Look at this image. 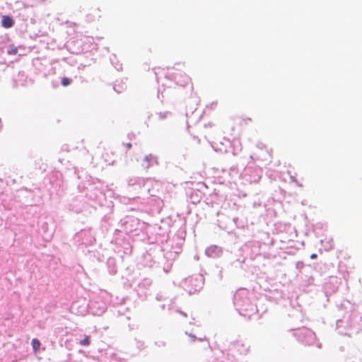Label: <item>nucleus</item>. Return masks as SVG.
Wrapping results in <instances>:
<instances>
[{
    "instance_id": "nucleus-1",
    "label": "nucleus",
    "mask_w": 362,
    "mask_h": 362,
    "mask_svg": "<svg viewBox=\"0 0 362 362\" xmlns=\"http://www.w3.org/2000/svg\"><path fill=\"white\" fill-rule=\"evenodd\" d=\"M249 291L245 288L238 290L233 296V304L239 314L248 320L257 315L256 305L250 299Z\"/></svg>"
},
{
    "instance_id": "nucleus-2",
    "label": "nucleus",
    "mask_w": 362,
    "mask_h": 362,
    "mask_svg": "<svg viewBox=\"0 0 362 362\" xmlns=\"http://www.w3.org/2000/svg\"><path fill=\"white\" fill-rule=\"evenodd\" d=\"M362 317L356 312L349 311L344 316L343 318L337 320V329L340 334H348V329L357 328L358 321Z\"/></svg>"
},
{
    "instance_id": "nucleus-3",
    "label": "nucleus",
    "mask_w": 362,
    "mask_h": 362,
    "mask_svg": "<svg viewBox=\"0 0 362 362\" xmlns=\"http://www.w3.org/2000/svg\"><path fill=\"white\" fill-rule=\"evenodd\" d=\"M249 346L241 341H234L230 343L226 350L227 359L230 362H235L238 355L247 354Z\"/></svg>"
},
{
    "instance_id": "nucleus-4",
    "label": "nucleus",
    "mask_w": 362,
    "mask_h": 362,
    "mask_svg": "<svg viewBox=\"0 0 362 362\" xmlns=\"http://www.w3.org/2000/svg\"><path fill=\"white\" fill-rule=\"evenodd\" d=\"M204 283V279L202 275L197 274L189 276L184 279L181 284L185 291L189 294L199 291L202 288Z\"/></svg>"
},
{
    "instance_id": "nucleus-5",
    "label": "nucleus",
    "mask_w": 362,
    "mask_h": 362,
    "mask_svg": "<svg viewBox=\"0 0 362 362\" xmlns=\"http://www.w3.org/2000/svg\"><path fill=\"white\" fill-rule=\"evenodd\" d=\"M293 335L300 343L306 346H310L315 341V334L305 327L293 329Z\"/></svg>"
},
{
    "instance_id": "nucleus-6",
    "label": "nucleus",
    "mask_w": 362,
    "mask_h": 362,
    "mask_svg": "<svg viewBox=\"0 0 362 362\" xmlns=\"http://www.w3.org/2000/svg\"><path fill=\"white\" fill-rule=\"evenodd\" d=\"M119 225L121 229H116L115 231L122 230L126 233H129L138 228L139 221L138 218L133 216H126L120 220Z\"/></svg>"
},
{
    "instance_id": "nucleus-7",
    "label": "nucleus",
    "mask_w": 362,
    "mask_h": 362,
    "mask_svg": "<svg viewBox=\"0 0 362 362\" xmlns=\"http://www.w3.org/2000/svg\"><path fill=\"white\" fill-rule=\"evenodd\" d=\"M262 170L260 168L249 165L245 168L242 175L250 182H257L262 177Z\"/></svg>"
},
{
    "instance_id": "nucleus-8",
    "label": "nucleus",
    "mask_w": 362,
    "mask_h": 362,
    "mask_svg": "<svg viewBox=\"0 0 362 362\" xmlns=\"http://www.w3.org/2000/svg\"><path fill=\"white\" fill-rule=\"evenodd\" d=\"M340 281L336 276H330L324 284V291L326 296H329L335 293L339 286Z\"/></svg>"
},
{
    "instance_id": "nucleus-9",
    "label": "nucleus",
    "mask_w": 362,
    "mask_h": 362,
    "mask_svg": "<svg viewBox=\"0 0 362 362\" xmlns=\"http://www.w3.org/2000/svg\"><path fill=\"white\" fill-rule=\"evenodd\" d=\"M148 182H149V179L136 176L129 177L127 180L128 186L132 187L134 190H140L144 188Z\"/></svg>"
},
{
    "instance_id": "nucleus-10",
    "label": "nucleus",
    "mask_w": 362,
    "mask_h": 362,
    "mask_svg": "<svg viewBox=\"0 0 362 362\" xmlns=\"http://www.w3.org/2000/svg\"><path fill=\"white\" fill-rule=\"evenodd\" d=\"M180 250V248L178 247L176 250H168L163 253L164 259L167 261L166 264L163 266V270L165 272L168 273L170 271L173 262L177 257Z\"/></svg>"
},
{
    "instance_id": "nucleus-11",
    "label": "nucleus",
    "mask_w": 362,
    "mask_h": 362,
    "mask_svg": "<svg viewBox=\"0 0 362 362\" xmlns=\"http://www.w3.org/2000/svg\"><path fill=\"white\" fill-rule=\"evenodd\" d=\"M76 238L82 244H92L95 240L94 236L90 230H82L76 234Z\"/></svg>"
},
{
    "instance_id": "nucleus-12",
    "label": "nucleus",
    "mask_w": 362,
    "mask_h": 362,
    "mask_svg": "<svg viewBox=\"0 0 362 362\" xmlns=\"http://www.w3.org/2000/svg\"><path fill=\"white\" fill-rule=\"evenodd\" d=\"M223 249L215 245L208 247L205 250L206 255L211 258L220 257L223 255Z\"/></svg>"
},
{
    "instance_id": "nucleus-13",
    "label": "nucleus",
    "mask_w": 362,
    "mask_h": 362,
    "mask_svg": "<svg viewBox=\"0 0 362 362\" xmlns=\"http://www.w3.org/2000/svg\"><path fill=\"white\" fill-rule=\"evenodd\" d=\"M86 188L87 190L86 196L90 199L97 200L98 199L103 196L101 190L92 185H89V186Z\"/></svg>"
},
{
    "instance_id": "nucleus-14",
    "label": "nucleus",
    "mask_w": 362,
    "mask_h": 362,
    "mask_svg": "<svg viewBox=\"0 0 362 362\" xmlns=\"http://www.w3.org/2000/svg\"><path fill=\"white\" fill-rule=\"evenodd\" d=\"M175 300H176V298H174L173 299H171L170 300V303H168V305L162 304L160 306L161 309L165 310V307L168 306V310L169 314H173L174 312L178 313L180 315H182L183 317H186L187 316V313L180 310L179 308H177V306L175 305Z\"/></svg>"
},
{
    "instance_id": "nucleus-15",
    "label": "nucleus",
    "mask_w": 362,
    "mask_h": 362,
    "mask_svg": "<svg viewBox=\"0 0 362 362\" xmlns=\"http://www.w3.org/2000/svg\"><path fill=\"white\" fill-rule=\"evenodd\" d=\"M257 147L262 151L261 153H253L250 156L252 159H260V160H267L270 158L269 153L267 149L264 148V145L263 144H257Z\"/></svg>"
},
{
    "instance_id": "nucleus-16",
    "label": "nucleus",
    "mask_w": 362,
    "mask_h": 362,
    "mask_svg": "<svg viewBox=\"0 0 362 362\" xmlns=\"http://www.w3.org/2000/svg\"><path fill=\"white\" fill-rule=\"evenodd\" d=\"M191 81L190 78L185 74L180 73L174 76V82L175 84L185 87Z\"/></svg>"
},
{
    "instance_id": "nucleus-17",
    "label": "nucleus",
    "mask_w": 362,
    "mask_h": 362,
    "mask_svg": "<svg viewBox=\"0 0 362 362\" xmlns=\"http://www.w3.org/2000/svg\"><path fill=\"white\" fill-rule=\"evenodd\" d=\"M153 163L158 165L157 158L152 154H148L144 158L141 165L143 168L147 169L152 166Z\"/></svg>"
},
{
    "instance_id": "nucleus-18",
    "label": "nucleus",
    "mask_w": 362,
    "mask_h": 362,
    "mask_svg": "<svg viewBox=\"0 0 362 362\" xmlns=\"http://www.w3.org/2000/svg\"><path fill=\"white\" fill-rule=\"evenodd\" d=\"M95 304H96V303L94 301L90 302V312L95 315H100L101 314H103L105 312V310L106 309V306L105 304H103L101 306H99L97 309H95Z\"/></svg>"
},
{
    "instance_id": "nucleus-19",
    "label": "nucleus",
    "mask_w": 362,
    "mask_h": 362,
    "mask_svg": "<svg viewBox=\"0 0 362 362\" xmlns=\"http://www.w3.org/2000/svg\"><path fill=\"white\" fill-rule=\"evenodd\" d=\"M107 267L108 269V272L110 274H115L117 273V269L116 265V261L114 258H109L107 260Z\"/></svg>"
},
{
    "instance_id": "nucleus-20",
    "label": "nucleus",
    "mask_w": 362,
    "mask_h": 362,
    "mask_svg": "<svg viewBox=\"0 0 362 362\" xmlns=\"http://www.w3.org/2000/svg\"><path fill=\"white\" fill-rule=\"evenodd\" d=\"M14 24V21L11 17L8 16H4L1 20V25L4 28H11Z\"/></svg>"
},
{
    "instance_id": "nucleus-21",
    "label": "nucleus",
    "mask_w": 362,
    "mask_h": 362,
    "mask_svg": "<svg viewBox=\"0 0 362 362\" xmlns=\"http://www.w3.org/2000/svg\"><path fill=\"white\" fill-rule=\"evenodd\" d=\"M126 89V85L123 82V81H121L120 82L117 81L116 83L114 86V90L117 93H119L124 91Z\"/></svg>"
},
{
    "instance_id": "nucleus-22",
    "label": "nucleus",
    "mask_w": 362,
    "mask_h": 362,
    "mask_svg": "<svg viewBox=\"0 0 362 362\" xmlns=\"http://www.w3.org/2000/svg\"><path fill=\"white\" fill-rule=\"evenodd\" d=\"M245 257L237 258L235 259H231L230 264L232 266H233L235 267H237L238 266H239L240 268H243L242 264L245 262Z\"/></svg>"
},
{
    "instance_id": "nucleus-23",
    "label": "nucleus",
    "mask_w": 362,
    "mask_h": 362,
    "mask_svg": "<svg viewBox=\"0 0 362 362\" xmlns=\"http://www.w3.org/2000/svg\"><path fill=\"white\" fill-rule=\"evenodd\" d=\"M151 281L149 279H146L139 283L138 288L140 290L147 289L151 286Z\"/></svg>"
},
{
    "instance_id": "nucleus-24",
    "label": "nucleus",
    "mask_w": 362,
    "mask_h": 362,
    "mask_svg": "<svg viewBox=\"0 0 362 362\" xmlns=\"http://www.w3.org/2000/svg\"><path fill=\"white\" fill-rule=\"evenodd\" d=\"M40 341L36 339V338H34L32 340V346H33V349L35 351H37L40 347Z\"/></svg>"
},
{
    "instance_id": "nucleus-25",
    "label": "nucleus",
    "mask_w": 362,
    "mask_h": 362,
    "mask_svg": "<svg viewBox=\"0 0 362 362\" xmlns=\"http://www.w3.org/2000/svg\"><path fill=\"white\" fill-rule=\"evenodd\" d=\"M72 82V79L71 78H67V77H63L62 78V81H61V84L66 87V86H68L69 85H70Z\"/></svg>"
},
{
    "instance_id": "nucleus-26",
    "label": "nucleus",
    "mask_w": 362,
    "mask_h": 362,
    "mask_svg": "<svg viewBox=\"0 0 362 362\" xmlns=\"http://www.w3.org/2000/svg\"><path fill=\"white\" fill-rule=\"evenodd\" d=\"M17 52H18V49L14 45H10L7 48V53L8 54H16L17 53Z\"/></svg>"
},
{
    "instance_id": "nucleus-27",
    "label": "nucleus",
    "mask_w": 362,
    "mask_h": 362,
    "mask_svg": "<svg viewBox=\"0 0 362 362\" xmlns=\"http://www.w3.org/2000/svg\"><path fill=\"white\" fill-rule=\"evenodd\" d=\"M90 343V339L89 336H86L83 339L80 341L81 346H88Z\"/></svg>"
},
{
    "instance_id": "nucleus-28",
    "label": "nucleus",
    "mask_w": 362,
    "mask_h": 362,
    "mask_svg": "<svg viewBox=\"0 0 362 362\" xmlns=\"http://www.w3.org/2000/svg\"><path fill=\"white\" fill-rule=\"evenodd\" d=\"M185 334H186L187 335H188V336L190 337V339H191V341H192V342L195 341L197 339V340H199V341H204V340H206V338H204V339H202V338H197L195 335H194V334H189L187 332H185Z\"/></svg>"
},
{
    "instance_id": "nucleus-29",
    "label": "nucleus",
    "mask_w": 362,
    "mask_h": 362,
    "mask_svg": "<svg viewBox=\"0 0 362 362\" xmlns=\"http://www.w3.org/2000/svg\"><path fill=\"white\" fill-rule=\"evenodd\" d=\"M171 113L170 112H159L158 113V118L161 120L165 119L168 117V115H170Z\"/></svg>"
},
{
    "instance_id": "nucleus-30",
    "label": "nucleus",
    "mask_w": 362,
    "mask_h": 362,
    "mask_svg": "<svg viewBox=\"0 0 362 362\" xmlns=\"http://www.w3.org/2000/svg\"><path fill=\"white\" fill-rule=\"evenodd\" d=\"M327 243H329V245L326 247V250H331L333 247V241H332V240H330Z\"/></svg>"
},
{
    "instance_id": "nucleus-31",
    "label": "nucleus",
    "mask_w": 362,
    "mask_h": 362,
    "mask_svg": "<svg viewBox=\"0 0 362 362\" xmlns=\"http://www.w3.org/2000/svg\"><path fill=\"white\" fill-rule=\"evenodd\" d=\"M290 178H291V181H292L293 182L296 183L298 186H302L300 184H298V181H297V180H296V177H295V176L291 175V176H290Z\"/></svg>"
},
{
    "instance_id": "nucleus-32",
    "label": "nucleus",
    "mask_w": 362,
    "mask_h": 362,
    "mask_svg": "<svg viewBox=\"0 0 362 362\" xmlns=\"http://www.w3.org/2000/svg\"><path fill=\"white\" fill-rule=\"evenodd\" d=\"M87 311V305L83 306L81 310L78 311L81 315H83Z\"/></svg>"
},
{
    "instance_id": "nucleus-33",
    "label": "nucleus",
    "mask_w": 362,
    "mask_h": 362,
    "mask_svg": "<svg viewBox=\"0 0 362 362\" xmlns=\"http://www.w3.org/2000/svg\"><path fill=\"white\" fill-rule=\"evenodd\" d=\"M303 266V262H298L296 263V268H297V269H300V268H301Z\"/></svg>"
},
{
    "instance_id": "nucleus-34",
    "label": "nucleus",
    "mask_w": 362,
    "mask_h": 362,
    "mask_svg": "<svg viewBox=\"0 0 362 362\" xmlns=\"http://www.w3.org/2000/svg\"><path fill=\"white\" fill-rule=\"evenodd\" d=\"M115 66V68L117 69V70H121L122 69V64H117Z\"/></svg>"
},
{
    "instance_id": "nucleus-35",
    "label": "nucleus",
    "mask_w": 362,
    "mask_h": 362,
    "mask_svg": "<svg viewBox=\"0 0 362 362\" xmlns=\"http://www.w3.org/2000/svg\"><path fill=\"white\" fill-rule=\"evenodd\" d=\"M77 307H78V303H73V305L71 306V309L73 310H76Z\"/></svg>"
},
{
    "instance_id": "nucleus-36",
    "label": "nucleus",
    "mask_w": 362,
    "mask_h": 362,
    "mask_svg": "<svg viewBox=\"0 0 362 362\" xmlns=\"http://www.w3.org/2000/svg\"><path fill=\"white\" fill-rule=\"evenodd\" d=\"M156 300H159V301L163 300V296L161 295H160V294L157 295Z\"/></svg>"
},
{
    "instance_id": "nucleus-37",
    "label": "nucleus",
    "mask_w": 362,
    "mask_h": 362,
    "mask_svg": "<svg viewBox=\"0 0 362 362\" xmlns=\"http://www.w3.org/2000/svg\"><path fill=\"white\" fill-rule=\"evenodd\" d=\"M125 146H127V148L128 149H129V148H132V144H131V143H127V144H125Z\"/></svg>"
},
{
    "instance_id": "nucleus-38",
    "label": "nucleus",
    "mask_w": 362,
    "mask_h": 362,
    "mask_svg": "<svg viewBox=\"0 0 362 362\" xmlns=\"http://www.w3.org/2000/svg\"><path fill=\"white\" fill-rule=\"evenodd\" d=\"M156 344H157L159 346H165V343H164L163 341H160V342H159V344H158V342H156Z\"/></svg>"
},
{
    "instance_id": "nucleus-39",
    "label": "nucleus",
    "mask_w": 362,
    "mask_h": 362,
    "mask_svg": "<svg viewBox=\"0 0 362 362\" xmlns=\"http://www.w3.org/2000/svg\"><path fill=\"white\" fill-rule=\"evenodd\" d=\"M316 257H317V255H316V254H312V255H310V258H311V259H315V258H316Z\"/></svg>"
},
{
    "instance_id": "nucleus-40",
    "label": "nucleus",
    "mask_w": 362,
    "mask_h": 362,
    "mask_svg": "<svg viewBox=\"0 0 362 362\" xmlns=\"http://www.w3.org/2000/svg\"><path fill=\"white\" fill-rule=\"evenodd\" d=\"M346 303L350 305V303L349 301H344L343 303H341V306H345Z\"/></svg>"
},
{
    "instance_id": "nucleus-41",
    "label": "nucleus",
    "mask_w": 362,
    "mask_h": 362,
    "mask_svg": "<svg viewBox=\"0 0 362 362\" xmlns=\"http://www.w3.org/2000/svg\"><path fill=\"white\" fill-rule=\"evenodd\" d=\"M155 74H156V79H157L158 82H159V78H158V76H157V73H156V72H155Z\"/></svg>"
},
{
    "instance_id": "nucleus-42",
    "label": "nucleus",
    "mask_w": 362,
    "mask_h": 362,
    "mask_svg": "<svg viewBox=\"0 0 362 362\" xmlns=\"http://www.w3.org/2000/svg\"><path fill=\"white\" fill-rule=\"evenodd\" d=\"M206 346H207L208 348H211L210 344H209V343L208 341H206Z\"/></svg>"
},
{
    "instance_id": "nucleus-43",
    "label": "nucleus",
    "mask_w": 362,
    "mask_h": 362,
    "mask_svg": "<svg viewBox=\"0 0 362 362\" xmlns=\"http://www.w3.org/2000/svg\"><path fill=\"white\" fill-rule=\"evenodd\" d=\"M317 346L319 349H320V348H321V344H317Z\"/></svg>"
},
{
    "instance_id": "nucleus-44",
    "label": "nucleus",
    "mask_w": 362,
    "mask_h": 362,
    "mask_svg": "<svg viewBox=\"0 0 362 362\" xmlns=\"http://www.w3.org/2000/svg\"><path fill=\"white\" fill-rule=\"evenodd\" d=\"M158 98H160V90H158Z\"/></svg>"
},
{
    "instance_id": "nucleus-45",
    "label": "nucleus",
    "mask_w": 362,
    "mask_h": 362,
    "mask_svg": "<svg viewBox=\"0 0 362 362\" xmlns=\"http://www.w3.org/2000/svg\"><path fill=\"white\" fill-rule=\"evenodd\" d=\"M118 313L120 314L121 313V310H118Z\"/></svg>"
},
{
    "instance_id": "nucleus-46",
    "label": "nucleus",
    "mask_w": 362,
    "mask_h": 362,
    "mask_svg": "<svg viewBox=\"0 0 362 362\" xmlns=\"http://www.w3.org/2000/svg\"><path fill=\"white\" fill-rule=\"evenodd\" d=\"M110 61L112 62V63L113 64V59L111 58L110 59Z\"/></svg>"
}]
</instances>
